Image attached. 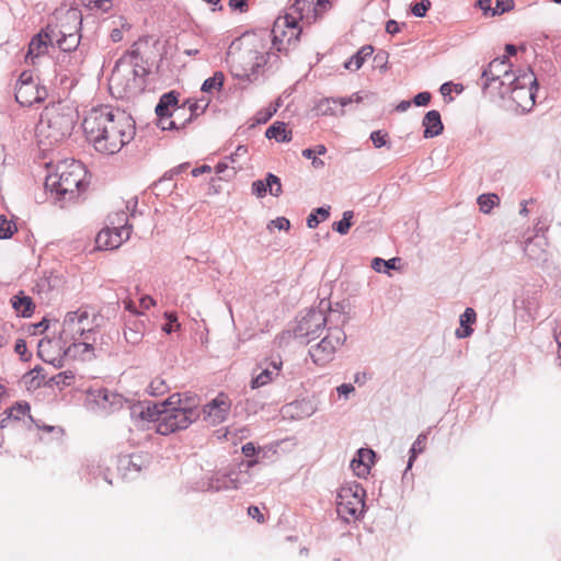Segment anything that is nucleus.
I'll return each instance as SVG.
<instances>
[{
	"label": "nucleus",
	"instance_id": "obj_1",
	"mask_svg": "<svg viewBox=\"0 0 561 561\" xmlns=\"http://www.w3.org/2000/svg\"><path fill=\"white\" fill-rule=\"evenodd\" d=\"M82 128L87 140L103 154L119 152L136 134L133 117L107 105L93 107L84 116Z\"/></svg>",
	"mask_w": 561,
	"mask_h": 561
},
{
	"label": "nucleus",
	"instance_id": "obj_2",
	"mask_svg": "<svg viewBox=\"0 0 561 561\" xmlns=\"http://www.w3.org/2000/svg\"><path fill=\"white\" fill-rule=\"evenodd\" d=\"M265 34L248 33L233 41L227 51V62L233 77L254 81L268 61Z\"/></svg>",
	"mask_w": 561,
	"mask_h": 561
},
{
	"label": "nucleus",
	"instance_id": "obj_3",
	"mask_svg": "<svg viewBox=\"0 0 561 561\" xmlns=\"http://www.w3.org/2000/svg\"><path fill=\"white\" fill-rule=\"evenodd\" d=\"M96 316L87 308L68 312L62 321L60 339L66 346V353L81 359H90L96 341L94 328Z\"/></svg>",
	"mask_w": 561,
	"mask_h": 561
},
{
	"label": "nucleus",
	"instance_id": "obj_4",
	"mask_svg": "<svg viewBox=\"0 0 561 561\" xmlns=\"http://www.w3.org/2000/svg\"><path fill=\"white\" fill-rule=\"evenodd\" d=\"M77 119L78 113L72 106L64 103L46 106L35 129L39 146L47 149L67 139Z\"/></svg>",
	"mask_w": 561,
	"mask_h": 561
},
{
	"label": "nucleus",
	"instance_id": "obj_5",
	"mask_svg": "<svg viewBox=\"0 0 561 561\" xmlns=\"http://www.w3.org/2000/svg\"><path fill=\"white\" fill-rule=\"evenodd\" d=\"M145 420L156 423V431L161 435H169L175 431L184 430L193 423L198 412L195 408L183 404L181 394L171 396L162 404L149 405L141 411Z\"/></svg>",
	"mask_w": 561,
	"mask_h": 561
},
{
	"label": "nucleus",
	"instance_id": "obj_6",
	"mask_svg": "<svg viewBox=\"0 0 561 561\" xmlns=\"http://www.w3.org/2000/svg\"><path fill=\"white\" fill-rule=\"evenodd\" d=\"M140 62L141 57L136 50L127 51L116 61L108 79V89L113 96L125 99L144 91L147 69Z\"/></svg>",
	"mask_w": 561,
	"mask_h": 561
},
{
	"label": "nucleus",
	"instance_id": "obj_7",
	"mask_svg": "<svg viewBox=\"0 0 561 561\" xmlns=\"http://www.w3.org/2000/svg\"><path fill=\"white\" fill-rule=\"evenodd\" d=\"M87 170L77 160H65L58 163L56 172L49 174L45 187L58 198L72 199L87 187Z\"/></svg>",
	"mask_w": 561,
	"mask_h": 561
},
{
	"label": "nucleus",
	"instance_id": "obj_8",
	"mask_svg": "<svg viewBox=\"0 0 561 561\" xmlns=\"http://www.w3.org/2000/svg\"><path fill=\"white\" fill-rule=\"evenodd\" d=\"M536 89L537 79L531 70H527L514 77V80L499 91V95L502 99H510L515 103L517 110L525 112L535 104Z\"/></svg>",
	"mask_w": 561,
	"mask_h": 561
},
{
	"label": "nucleus",
	"instance_id": "obj_9",
	"mask_svg": "<svg viewBox=\"0 0 561 561\" xmlns=\"http://www.w3.org/2000/svg\"><path fill=\"white\" fill-rule=\"evenodd\" d=\"M301 27L296 18L290 14L278 16L272 28V49L278 54L287 55L298 45Z\"/></svg>",
	"mask_w": 561,
	"mask_h": 561
},
{
	"label": "nucleus",
	"instance_id": "obj_10",
	"mask_svg": "<svg viewBox=\"0 0 561 561\" xmlns=\"http://www.w3.org/2000/svg\"><path fill=\"white\" fill-rule=\"evenodd\" d=\"M365 491L359 484L341 486L336 497L337 515L345 522L357 519L364 512Z\"/></svg>",
	"mask_w": 561,
	"mask_h": 561
},
{
	"label": "nucleus",
	"instance_id": "obj_11",
	"mask_svg": "<svg viewBox=\"0 0 561 561\" xmlns=\"http://www.w3.org/2000/svg\"><path fill=\"white\" fill-rule=\"evenodd\" d=\"M47 91L31 71H23L15 87V100L23 106H32L44 101Z\"/></svg>",
	"mask_w": 561,
	"mask_h": 561
},
{
	"label": "nucleus",
	"instance_id": "obj_12",
	"mask_svg": "<svg viewBox=\"0 0 561 561\" xmlns=\"http://www.w3.org/2000/svg\"><path fill=\"white\" fill-rule=\"evenodd\" d=\"M482 77L485 79L484 89L486 91L492 89L501 91L517 76L512 72V65L508 58L504 56L493 59L483 71Z\"/></svg>",
	"mask_w": 561,
	"mask_h": 561
},
{
	"label": "nucleus",
	"instance_id": "obj_13",
	"mask_svg": "<svg viewBox=\"0 0 561 561\" xmlns=\"http://www.w3.org/2000/svg\"><path fill=\"white\" fill-rule=\"evenodd\" d=\"M345 341V334L340 329L330 330L317 345L309 351L314 364L323 366L334 358L336 350Z\"/></svg>",
	"mask_w": 561,
	"mask_h": 561
},
{
	"label": "nucleus",
	"instance_id": "obj_14",
	"mask_svg": "<svg viewBox=\"0 0 561 561\" xmlns=\"http://www.w3.org/2000/svg\"><path fill=\"white\" fill-rule=\"evenodd\" d=\"M60 34L56 27L48 25L36 34L28 44V49L25 55V61L35 65L37 59L48 53L49 47L54 45V39Z\"/></svg>",
	"mask_w": 561,
	"mask_h": 561
},
{
	"label": "nucleus",
	"instance_id": "obj_15",
	"mask_svg": "<svg viewBox=\"0 0 561 561\" xmlns=\"http://www.w3.org/2000/svg\"><path fill=\"white\" fill-rule=\"evenodd\" d=\"M175 105V91H170L168 93H164L160 100L159 103L156 106V114L158 116L157 125L162 130H173L178 128V125L175 121L173 119L171 112L169 111L170 107Z\"/></svg>",
	"mask_w": 561,
	"mask_h": 561
},
{
	"label": "nucleus",
	"instance_id": "obj_16",
	"mask_svg": "<svg viewBox=\"0 0 561 561\" xmlns=\"http://www.w3.org/2000/svg\"><path fill=\"white\" fill-rule=\"evenodd\" d=\"M231 408V400L226 393H219L213 401L204 408V413L206 420H208L211 424L217 425L222 423Z\"/></svg>",
	"mask_w": 561,
	"mask_h": 561
},
{
	"label": "nucleus",
	"instance_id": "obj_17",
	"mask_svg": "<svg viewBox=\"0 0 561 561\" xmlns=\"http://www.w3.org/2000/svg\"><path fill=\"white\" fill-rule=\"evenodd\" d=\"M294 10L308 22L316 21L331 8L330 0H295Z\"/></svg>",
	"mask_w": 561,
	"mask_h": 561
},
{
	"label": "nucleus",
	"instance_id": "obj_18",
	"mask_svg": "<svg viewBox=\"0 0 561 561\" xmlns=\"http://www.w3.org/2000/svg\"><path fill=\"white\" fill-rule=\"evenodd\" d=\"M127 230H116L106 226L103 228L95 238L96 247L101 250H114L129 239Z\"/></svg>",
	"mask_w": 561,
	"mask_h": 561
},
{
	"label": "nucleus",
	"instance_id": "obj_19",
	"mask_svg": "<svg viewBox=\"0 0 561 561\" xmlns=\"http://www.w3.org/2000/svg\"><path fill=\"white\" fill-rule=\"evenodd\" d=\"M69 18L72 19V21L75 22L72 31H71V28H69V30H67L68 32H66V31L55 26L56 31L60 32V34L57 37H55L54 43H56L57 46L64 51L75 50L78 47L79 42H80V37L78 35V30H77V24L80 23V18L76 12H72L69 15Z\"/></svg>",
	"mask_w": 561,
	"mask_h": 561
},
{
	"label": "nucleus",
	"instance_id": "obj_20",
	"mask_svg": "<svg viewBox=\"0 0 561 561\" xmlns=\"http://www.w3.org/2000/svg\"><path fill=\"white\" fill-rule=\"evenodd\" d=\"M260 366L262 371L253 376L251 379L252 389H257L272 382L279 375L283 362L278 358L271 360L265 366L263 364Z\"/></svg>",
	"mask_w": 561,
	"mask_h": 561
},
{
	"label": "nucleus",
	"instance_id": "obj_21",
	"mask_svg": "<svg viewBox=\"0 0 561 561\" xmlns=\"http://www.w3.org/2000/svg\"><path fill=\"white\" fill-rule=\"evenodd\" d=\"M375 461V453L369 448L358 449L356 457L351 462V468L358 478H366Z\"/></svg>",
	"mask_w": 561,
	"mask_h": 561
},
{
	"label": "nucleus",
	"instance_id": "obj_22",
	"mask_svg": "<svg viewBox=\"0 0 561 561\" xmlns=\"http://www.w3.org/2000/svg\"><path fill=\"white\" fill-rule=\"evenodd\" d=\"M105 22L107 24L110 38L114 43L123 41L124 34L131 30V24L123 15H113Z\"/></svg>",
	"mask_w": 561,
	"mask_h": 561
},
{
	"label": "nucleus",
	"instance_id": "obj_23",
	"mask_svg": "<svg viewBox=\"0 0 561 561\" xmlns=\"http://www.w3.org/2000/svg\"><path fill=\"white\" fill-rule=\"evenodd\" d=\"M425 138H433L442 134L444 126L440 119V114L436 110L427 112L423 118Z\"/></svg>",
	"mask_w": 561,
	"mask_h": 561
},
{
	"label": "nucleus",
	"instance_id": "obj_24",
	"mask_svg": "<svg viewBox=\"0 0 561 561\" xmlns=\"http://www.w3.org/2000/svg\"><path fill=\"white\" fill-rule=\"evenodd\" d=\"M145 331V322L138 319H133L127 322L126 329L124 331L125 340L128 343L136 345L142 340Z\"/></svg>",
	"mask_w": 561,
	"mask_h": 561
},
{
	"label": "nucleus",
	"instance_id": "obj_25",
	"mask_svg": "<svg viewBox=\"0 0 561 561\" xmlns=\"http://www.w3.org/2000/svg\"><path fill=\"white\" fill-rule=\"evenodd\" d=\"M173 119L175 121L178 128H184L188 123L193 121L192 114L187 108L186 104H179V93L175 92V105L169 110Z\"/></svg>",
	"mask_w": 561,
	"mask_h": 561
},
{
	"label": "nucleus",
	"instance_id": "obj_26",
	"mask_svg": "<svg viewBox=\"0 0 561 561\" xmlns=\"http://www.w3.org/2000/svg\"><path fill=\"white\" fill-rule=\"evenodd\" d=\"M30 413V405L27 403H15L10 409L5 410L4 414L5 417H3L0 421V427L4 428L10 425V422L13 421H20L24 416L28 415Z\"/></svg>",
	"mask_w": 561,
	"mask_h": 561
},
{
	"label": "nucleus",
	"instance_id": "obj_27",
	"mask_svg": "<svg viewBox=\"0 0 561 561\" xmlns=\"http://www.w3.org/2000/svg\"><path fill=\"white\" fill-rule=\"evenodd\" d=\"M351 100L342 99V100H335V99H324L319 102L318 104V111L322 115H336L339 113L343 114V107L348 104Z\"/></svg>",
	"mask_w": 561,
	"mask_h": 561
},
{
	"label": "nucleus",
	"instance_id": "obj_28",
	"mask_svg": "<svg viewBox=\"0 0 561 561\" xmlns=\"http://www.w3.org/2000/svg\"><path fill=\"white\" fill-rule=\"evenodd\" d=\"M265 136L268 139H275L276 141L287 142L293 138L291 130L287 129L284 122H274L265 131Z\"/></svg>",
	"mask_w": 561,
	"mask_h": 561
},
{
	"label": "nucleus",
	"instance_id": "obj_29",
	"mask_svg": "<svg viewBox=\"0 0 561 561\" xmlns=\"http://www.w3.org/2000/svg\"><path fill=\"white\" fill-rule=\"evenodd\" d=\"M477 320V313L472 308H467L460 316V328L457 329L456 335L459 339L468 337L472 334L473 330L470 327Z\"/></svg>",
	"mask_w": 561,
	"mask_h": 561
},
{
	"label": "nucleus",
	"instance_id": "obj_30",
	"mask_svg": "<svg viewBox=\"0 0 561 561\" xmlns=\"http://www.w3.org/2000/svg\"><path fill=\"white\" fill-rule=\"evenodd\" d=\"M374 53L370 45L363 46L354 56H352L345 64V69L350 71H357Z\"/></svg>",
	"mask_w": 561,
	"mask_h": 561
},
{
	"label": "nucleus",
	"instance_id": "obj_31",
	"mask_svg": "<svg viewBox=\"0 0 561 561\" xmlns=\"http://www.w3.org/2000/svg\"><path fill=\"white\" fill-rule=\"evenodd\" d=\"M110 228L116 230H127L129 234L131 233V226L128 225V215L126 210L121 209L115 213H112L107 217Z\"/></svg>",
	"mask_w": 561,
	"mask_h": 561
},
{
	"label": "nucleus",
	"instance_id": "obj_32",
	"mask_svg": "<svg viewBox=\"0 0 561 561\" xmlns=\"http://www.w3.org/2000/svg\"><path fill=\"white\" fill-rule=\"evenodd\" d=\"M12 307L22 317H30L35 308L32 298L27 296H14Z\"/></svg>",
	"mask_w": 561,
	"mask_h": 561
},
{
	"label": "nucleus",
	"instance_id": "obj_33",
	"mask_svg": "<svg viewBox=\"0 0 561 561\" xmlns=\"http://www.w3.org/2000/svg\"><path fill=\"white\" fill-rule=\"evenodd\" d=\"M225 76L222 72H215L213 77L206 79L202 85L203 92H211L214 90H220L224 85Z\"/></svg>",
	"mask_w": 561,
	"mask_h": 561
},
{
	"label": "nucleus",
	"instance_id": "obj_34",
	"mask_svg": "<svg viewBox=\"0 0 561 561\" xmlns=\"http://www.w3.org/2000/svg\"><path fill=\"white\" fill-rule=\"evenodd\" d=\"M330 208L319 207L312 211L307 218V226L311 229L316 228L321 221H324L330 216Z\"/></svg>",
	"mask_w": 561,
	"mask_h": 561
},
{
	"label": "nucleus",
	"instance_id": "obj_35",
	"mask_svg": "<svg viewBox=\"0 0 561 561\" xmlns=\"http://www.w3.org/2000/svg\"><path fill=\"white\" fill-rule=\"evenodd\" d=\"M186 104L187 108L190 110V113L192 114L193 119L202 115L205 110L207 108L209 101L202 99V100H186L184 102Z\"/></svg>",
	"mask_w": 561,
	"mask_h": 561
},
{
	"label": "nucleus",
	"instance_id": "obj_36",
	"mask_svg": "<svg viewBox=\"0 0 561 561\" xmlns=\"http://www.w3.org/2000/svg\"><path fill=\"white\" fill-rule=\"evenodd\" d=\"M499 202L500 198L496 194H482L478 198L480 210L485 214H489Z\"/></svg>",
	"mask_w": 561,
	"mask_h": 561
},
{
	"label": "nucleus",
	"instance_id": "obj_37",
	"mask_svg": "<svg viewBox=\"0 0 561 561\" xmlns=\"http://www.w3.org/2000/svg\"><path fill=\"white\" fill-rule=\"evenodd\" d=\"M354 213L352 210H346L343 213V218L340 221L333 224L332 228L340 234H346L352 227Z\"/></svg>",
	"mask_w": 561,
	"mask_h": 561
},
{
	"label": "nucleus",
	"instance_id": "obj_38",
	"mask_svg": "<svg viewBox=\"0 0 561 561\" xmlns=\"http://www.w3.org/2000/svg\"><path fill=\"white\" fill-rule=\"evenodd\" d=\"M18 231L14 221L8 220L4 215H0V239H9Z\"/></svg>",
	"mask_w": 561,
	"mask_h": 561
},
{
	"label": "nucleus",
	"instance_id": "obj_39",
	"mask_svg": "<svg viewBox=\"0 0 561 561\" xmlns=\"http://www.w3.org/2000/svg\"><path fill=\"white\" fill-rule=\"evenodd\" d=\"M426 440H427L426 434H420L417 436V438L413 443V445L411 447V450H410L411 456L409 458L408 468L412 467V463H413L414 459L416 458L417 454H421V453L424 451L425 445H426Z\"/></svg>",
	"mask_w": 561,
	"mask_h": 561
},
{
	"label": "nucleus",
	"instance_id": "obj_40",
	"mask_svg": "<svg viewBox=\"0 0 561 561\" xmlns=\"http://www.w3.org/2000/svg\"><path fill=\"white\" fill-rule=\"evenodd\" d=\"M168 389L169 387L162 377H154L148 386V392L151 396H161L165 393Z\"/></svg>",
	"mask_w": 561,
	"mask_h": 561
},
{
	"label": "nucleus",
	"instance_id": "obj_41",
	"mask_svg": "<svg viewBox=\"0 0 561 561\" xmlns=\"http://www.w3.org/2000/svg\"><path fill=\"white\" fill-rule=\"evenodd\" d=\"M267 192L273 196H279L282 194V183L278 176L268 173L266 176Z\"/></svg>",
	"mask_w": 561,
	"mask_h": 561
},
{
	"label": "nucleus",
	"instance_id": "obj_42",
	"mask_svg": "<svg viewBox=\"0 0 561 561\" xmlns=\"http://www.w3.org/2000/svg\"><path fill=\"white\" fill-rule=\"evenodd\" d=\"M103 400L108 402L111 407L114 409H122L127 401L119 394L116 393H107L105 392L103 396Z\"/></svg>",
	"mask_w": 561,
	"mask_h": 561
},
{
	"label": "nucleus",
	"instance_id": "obj_43",
	"mask_svg": "<svg viewBox=\"0 0 561 561\" xmlns=\"http://www.w3.org/2000/svg\"><path fill=\"white\" fill-rule=\"evenodd\" d=\"M514 7L513 0H496L495 8L492 10V16L496 14H503Z\"/></svg>",
	"mask_w": 561,
	"mask_h": 561
},
{
	"label": "nucleus",
	"instance_id": "obj_44",
	"mask_svg": "<svg viewBox=\"0 0 561 561\" xmlns=\"http://www.w3.org/2000/svg\"><path fill=\"white\" fill-rule=\"evenodd\" d=\"M82 3L90 8H98L103 12H107L112 8L111 0H84Z\"/></svg>",
	"mask_w": 561,
	"mask_h": 561
},
{
	"label": "nucleus",
	"instance_id": "obj_45",
	"mask_svg": "<svg viewBox=\"0 0 561 561\" xmlns=\"http://www.w3.org/2000/svg\"><path fill=\"white\" fill-rule=\"evenodd\" d=\"M165 318L169 320V322L163 325L162 330L167 334H170L171 332L180 329V323L178 322V318L174 313H165Z\"/></svg>",
	"mask_w": 561,
	"mask_h": 561
},
{
	"label": "nucleus",
	"instance_id": "obj_46",
	"mask_svg": "<svg viewBox=\"0 0 561 561\" xmlns=\"http://www.w3.org/2000/svg\"><path fill=\"white\" fill-rule=\"evenodd\" d=\"M370 139L376 148H381L388 141V134L382 133L381 130H376L371 133Z\"/></svg>",
	"mask_w": 561,
	"mask_h": 561
},
{
	"label": "nucleus",
	"instance_id": "obj_47",
	"mask_svg": "<svg viewBox=\"0 0 561 561\" xmlns=\"http://www.w3.org/2000/svg\"><path fill=\"white\" fill-rule=\"evenodd\" d=\"M431 7V1L430 0H421L419 3H415L413 7H412V13L415 15V16H425L427 10L430 9Z\"/></svg>",
	"mask_w": 561,
	"mask_h": 561
},
{
	"label": "nucleus",
	"instance_id": "obj_48",
	"mask_svg": "<svg viewBox=\"0 0 561 561\" xmlns=\"http://www.w3.org/2000/svg\"><path fill=\"white\" fill-rule=\"evenodd\" d=\"M252 193L257 197H263L267 193L266 181L257 180L252 183Z\"/></svg>",
	"mask_w": 561,
	"mask_h": 561
},
{
	"label": "nucleus",
	"instance_id": "obj_49",
	"mask_svg": "<svg viewBox=\"0 0 561 561\" xmlns=\"http://www.w3.org/2000/svg\"><path fill=\"white\" fill-rule=\"evenodd\" d=\"M14 351L16 354L21 356L23 360H27L28 357L31 356L30 354H27L26 343L23 339L16 340Z\"/></svg>",
	"mask_w": 561,
	"mask_h": 561
},
{
	"label": "nucleus",
	"instance_id": "obj_50",
	"mask_svg": "<svg viewBox=\"0 0 561 561\" xmlns=\"http://www.w3.org/2000/svg\"><path fill=\"white\" fill-rule=\"evenodd\" d=\"M398 261H399V259H396V257H394V259H390V260H388V261H385V260H382V259L376 257V259L374 260V262H373V267H374L376 271H378V272H381V268L377 266L378 264H382V265H383L385 267H387V268H396V267H397L396 263H397Z\"/></svg>",
	"mask_w": 561,
	"mask_h": 561
},
{
	"label": "nucleus",
	"instance_id": "obj_51",
	"mask_svg": "<svg viewBox=\"0 0 561 561\" xmlns=\"http://www.w3.org/2000/svg\"><path fill=\"white\" fill-rule=\"evenodd\" d=\"M272 226L277 228L278 230H288L290 228V222L285 217H278L271 221L268 228H271Z\"/></svg>",
	"mask_w": 561,
	"mask_h": 561
},
{
	"label": "nucleus",
	"instance_id": "obj_52",
	"mask_svg": "<svg viewBox=\"0 0 561 561\" xmlns=\"http://www.w3.org/2000/svg\"><path fill=\"white\" fill-rule=\"evenodd\" d=\"M430 101H431V93H428V92H420L413 99L414 104L417 106L427 105L430 103Z\"/></svg>",
	"mask_w": 561,
	"mask_h": 561
},
{
	"label": "nucleus",
	"instance_id": "obj_53",
	"mask_svg": "<svg viewBox=\"0 0 561 561\" xmlns=\"http://www.w3.org/2000/svg\"><path fill=\"white\" fill-rule=\"evenodd\" d=\"M247 153H248V147L240 145L237 147L236 151L233 153H231L229 159L232 163H237L238 159L247 156Z\"/></svg>",
	"mask_w": 561,
	"mask_h": 561
},
{
	"label": "nucleus",
	"instance_id": "obj_54",
	"mask_svg": "<svg viewBox=\"0 0 561 561\" xmlns=\"http://www.w3.org/2000/svg\"><path fill=\"white\" fill-rule=\"evenodd\" d=\"M248 514L250 517L256 519L261 524L264 523V520H265L263 514L261 513V511L257 506H254V505L250 506L248 508Z\"/></svg>",
	"mask_w": 561,
	"mask_h": 561
},
{
	"label": "nucleus",
	"instance_id": "obj_55",
	"mask_svg": "<svg viewBox=\"0 0 561 561\" xmlns=\"http://www.w3.org/2000/svg\"><path fill=\"white\" fill-rule=\"evenodd\" d=\"M229 7L231 10H239V11L243 12L248 8V1L247 0H229Z\"/></svg>",
	"mask_w": 561,
	"mask_h": 561
},
{
	"label": "nucleus",
	"instance_id": "obj_56",
	"mask_svg": "<svg viewBox=\"0 0 561 561\" xmlns=\"http://www.w3.org/2000/svg\"><path fill=\"white\" fill-rule=\"evenodd\" d=\"M154 300L150 296H144L139 299V307L142 311L148 310L154 306Z\"/></svg>",
	"mask_w": 561,
	"mask_h": 561
},
{
	"label": "nucleus",
	"instance_id": "obj_57",
	"mask_svg": "<svg viewBox=\"0 0 561 561\" xmlns=\"http://www.w3.org/2000/svg\"><path fill=\"white\" fill-rule=\"evenodd\" d=\"M355 388L351 383H342L336 388L339 396L347 397L350 393L354 392Z\"/></svg>",
	"mask_w": 561,
	"mask_h": 561
},
{
	"label": "nucleus",
	"instance_id": "obj_58",
	"mask_svg": "<svg viewBox=\"0 0 561 561\" xmlns=\"http://www.w3.org/2000/svg\"><path fill=\"white\" fill-rule=\"evenodd\" d=\"M256 453L255 446L253 443H247L242 446V454L245 457H253Z\"/></svg>",
	"mask_w": 561,
	"mask_h": 561
},
{
	"label": "nucleus",
	"instance_id": "obj_59",
	"mask_svg": "<svg viewBox=\"0 0 561 561\" xmlns=\"http://www.w3.org/2000/svg\"><path fill=\"white\" fill-rule=\"evenodd\" d=\"M9 343V331L4 325H0V347Z\"/></svg>",
	"mask_w": 561,
	"mask_h": 561
},
{
	"label": "nucleus",
	"instance_id": "obj_60",
	"mask_svg": "<svg viewBox=\"0 0 561 561\" xmlns=\"http://www.w3.org/2000/svg\"><path fill=\"white\" fill-rule=\"evenodd\" d=\"M386 31L389 33V34H397L400 32V27H399V24L398 22H396L394 20H390L387 22L386 24Z\"/></svg>",
	"mask_w": 561,
	"mask_h": 561
},
{
	"label": "nucleus",
	"instance_id": "obj_61",
	"mask_svg": "<svg viewBox=\"0 0 561 561\" xmlns=\"http://www.w3.org/2000/svg\"><path fill=\"white\" fill-rule=\"evenodd\" d=\"M211 172V168L207 164H204L202 167H198V168H195L192 170V175L197 178L201 174H204V173H210Z\"/></svg>",
	"mask_w": 561,
	"mask_h": 561
},
{
	"label": "nucleus",
	"instance_id": "obj_62",
	"mask_svg": "<svg viewBox=\"0 0 561 561\" xmlns=\"http://www.w3.org/2000/svg\"><path fill=\"white\" fill-rule=\"evenodd\" d=\"M123 304H124L125 309L128 310L129 312H131L133 314L141 313V311H138L136 309L135 304H134V301L131 299H125L123 301Z\"/></svg>",
	"mask_w": 561,
	"mask_h": 561
},
{
	"label": "nucleus",
	"instance_id": "obj_63",
	"mask_svg": "<svg viewBox=\"0 0 561 561\" xmlns=\"http://www.w3.org/2000/svg\"><path fill=\"white\" fill-rule=\"evenodd\" d=\"M491 3H492V0H479L478 1L480 9L483 10L484 13H488V12L492 13L493 9L491 8Z\"/></svg>",
	"mask_w": 561,
	"mask_h": 561
},
{
	"label": "nucleus",
	"instance_id": "obj_64",
	"mask_svg": "<svg viewBox=\"0 0 561 561\" xmlns=\"http://www.w3.org/2000/svg\"><path fill=\"white\" fill-rule=\"evenodd\" d=\"M272 115H273L272 112L259 113L257 117H256V122L257 123H266L272 117Z\"/></svg>",
	"mask_w": 561,
	"mask_h": 561
}]
</instances>
